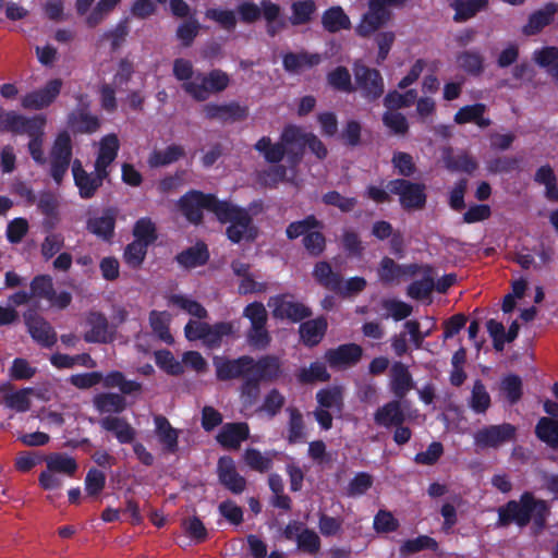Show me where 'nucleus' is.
Segmentation results:
<instances>
[{
	"label": "nucleus",
	"instance_id": "56",
	"mask_svg": "<svg viewBox=\"0 0 558 558\" xmlns=\"http://www.w3.org/2000/svg\"><path fill=\"white\" fill-rule=\"evenodd\" d=\"M460 66L472 75H480L484 70V58L476 51H464L459 54Z\"/></svg>",
	"mask_w": 558,
	"mask_h": 558
},
{
	"label": "nucleus",
	"instance_id": "39",
	"mask_svg": "<svg viewBox=\"0 0 558 558\" xmlns=\"http://www.w3.org/2000/svg\"><path fill=\"white\" fill-rule=\"evenodd\" d=\"M254 148L264 156L267 162L270 163L280 162L288 153L280 141L272 143L268 136L259 138L254 145Z\"/></svg>",
	"mask_w": 558,
	"mask_h": 558
},
{
	"label": "nucleus",
	"instance_id": "10",
	"mask_svg": "<svg viewBox=\"0 0 558 558\" xmlns=\"http://www.w3.org/2000/svg\"><path fill=\"white\" fill-rule=\"evenodd\" d=\"M71 157V138L68 133L63 132L54 141L50 153V174L58 184L61 183L69 169Z\"/></svg>",
	"mask_w": 558,
	"mask_h": 558
},
{
	"label": "nucleus",
	"instance_id": "53",
	"mask_svg": "<svg viewBox=\"0 0 558 558\" xmlns=\"http://www.w3.org/2000/svg\"><path fill=\"white\" fill-rule=\"evenodd\" d=\"M416 97L417 93L415 89H410L405 94H400L395 90L386 95L384 98V105L389 110L407 108L414 104Z\"/></svg>",
	"mask_w": 558,
	"mask_h": 558
},
{
	"label": "nucleus",
	"instance_id": "40",
	"mask_svg": "<svg viewBox=\"0 0 558 558\" xmlns=\"http://www.w3.org/2000/svg\"><path fill=\"white\" fill-rule=\"evenodd\" d=\"M317 7L313 0L295 1L291 4L289 21L293 26L308 24L313 20Z\"/></svg>",
	"mask_w": 558,
	"mask_h": 558
},
{
	"label": "nucleus",
	"instance_id": "45",
	"mask_svg": "<svg viewBox=\"0 0 558 558\" xmlns=\"http://www.w3.org/2000/svg\"><path fill=\"white\" fill-rule=\"evenodd\" d=\"M536 436L550 448H558V421L550 417H542L535 427Z\"/></svg>",
	"mask_w": 558,
	"mask_h": 558
},
{
	"label": "nucleus",
	"instance_id": "12",
	"mask_svg": "<svg viewBox=\"0 0 558 558\" xmlns=\"http://www.w3.org/2000/svg\"><path fill=\"white\" fill-rule=\"evenodd\" d=\"M268 306L272 310V316L280 319L299 322L311 315V311L304 304L288 294L270 298Z\"/></svg>",
	"mask_w": 558,
	"mask_h": 558
},
{
	"label": "nucleus",
	"instance_id": "38",
	"mask_svg": "<svg viewBox=\"0 0 558 558\" xmlns=\"http://www.w3.org/2000/svg\"><path fill=\"white\" fill-rule=\"evenodd\" d=\"M100 413H121L126 408L125 398L119 393H99L93 399Z\"/></svg>",
	"mask_w": 558,
	"mask_h": 558
},
{
	"label": "nucleus",
	"instance_id": "17",
	"mask_svg": "<svg viewBox=\"0 0 558 558\" xmlns=\"http://www.w3.org/2000/svg\"><path fill=\"white\" fill-rule=\"evenodd\" d=\"M217 473L219 482L231 493L241 494L246 488V480L236 471L230 457H221L218 461Z\"/></svg>",
	"mask_w": 558,
	"mask_h": 558
},
{
	"label": "nucleus",
	"instance_id": "1",
	"mask_svg": "<svg viewBox=\"0 0 558 558\" xmlns=\"http://www.w3.org/2000/svg\"><path fill=\"white\" fill-rule=\"evenodd\" d=\"M549 513L546 501L535 499L531 493H524L519 501H508L506 506L498 509V526H508L514 522L524 527L533 520L534 533L538 534L546 524Z\"/></svg>",
	"mask_w": 558,
	"mask_h": 558
},
{
	"label": "nucleus",
	"instance_id": "15",
	"mask_svg": "<svg viewBox=\"0 0 558 558\" xmlns=\"http://www.w3.org/2000/svg\"><path fill=\"white\" fill-rule=\"evenodd\" d=\"M420 270L417 264L399 265L390 257H384L378 267V277L386 284L399 283L414 277Z\"/></svg>",
	"mask_w": 558,
	"mask_h": 558
},
{
	"label": "nucleus",
	"instance_id": "35",
	"mask_svg": "<svg viewBox=\"0 0 558 558\" xmlns=\"http://www.w3.org/2000/svg\"><path fill=\"white\" fill-rule=\"evenodd\" d=\"M442 160L446 168L450 171H464L471 173L477 168V162L469 154L462 153L454 156L453 150L450 147L444 148Z\"/></svg>",
	"mask_w": 558,
	"mask_h": 558
},
{
	"label": "nucleus",
	"instance_id": "9",
	"mask_svg": "<svg viewBox=\"0 0 558 558\" xmlns=\"http://www.w3.org/2000/svg\"><path fill=\"white\" fill-rule=\"evenodd\" d=\"M46 119L41 116L26 118L15 111H7L0 107V131L17 134L36 135L44 129Z\"/></svg>",
	"mask_w": 558,
	"mask_h": 558
},
{
	"label": "nucleus",
	"instance_id": "46",
	"mask_svg": "<svg viewBox=\"0 0 558 558\" xmlns=\"http://www.w3.org/2000/svg\"><path fill=\"white\" fill-rule=\"evenodd\" d=\"M171 315L168 312L151 311L149 313V324L153 331L166 343H172L173 337L169 331Z\"/></svg>",
	"mask_w": 558,
	"mask_h": 558
},
{
	"label": "nucleus",
	"instance_id": "21",
	"mask_svg": "<svg viewBox=\"0 0 558 558\" xmlns=\"http://www.w3.org/2000/svg\"><path fill=\"white\" fill-rule=\"evenodd\" d=\"M254 359L247 355L236 360L225 361L216 364L217 377L220 380H229L252 375Z\"/></svg>",
	"mask_w": 558,
	"mask_h": 558
},
{
	"label": "nucleus",
	"instance_id": "60",
	"mask_svg": "<svg viewBox=\"0 0 558 558\" xmlns=\"http://www.w3.org/2000/svg\"><path fill=\"white\" fill-rule=\"evenodd\" d=\"M205 16L218 23L226 31H233L236 26L235 13L231 10L208 9Z\"/></svg>",
	"mask_w": 558,
	"mask_h": 558
},
{
	"label": "nucleus",
	"instance_id": "52",
	"mask_svg": "<svg viewBox=\"0 0 558 558\" xmlns=\"http://www.w3.org/2000/svg\"><path fill=\"white\" fill-rule=\"evenodd\" d=\"M330 378L326 366L320 362H314L308 367H303L298 373L300 383L327 381Z\"/></svg>",
	"mask_w": 558,
	"mask_h": 558
},
{
	"label": "nucleus",
	"instance_id": "49",
	"mask_svg": "<svg viewBox=\"0 0 558 558\" xmlns=\"http://www.w3.org/2000/svg\"><path fill=\"white\" fill-rule=\"evenodd\" d=\"M327 323L325 319H313L305 322L300 327L303 341L308 345L317 344L325 333Z\"/></svg>",
	"mask_w": 558,
	"mask_h": 558
},
{
	"label": "nucleus",
	"instance_id": "37",
	"mask_svg": "<svg viewBox=\"0 0 558 558\" xmlns=\"http://www.w3.org/2000/svg\"><path fill=\"white\" fill-rule=\"evenodd\" d=\"M556 12L557 7L554 3L546 4L543 9L534 12L530 16L527 24L523 27V33L525 35L538 33L553 21Z\"/></svg>",
	"mask_w": 558,
	"mask_h": 558
},
{
	"label": "nucleus",
	"instance_id": "26",
	"mask_svg": "<svg viewBox=\"0 0 558 558\" xmlns=\"http://www.w3.org/2000/svg\"><path fill=\"white\" fill-rule=\"evenodd\" d=\"M100 426L112 433L121 444H130L136 437V430L123 417L108 415L100 420Z\"/></svg>",
	"mask_w": 558,
	"mask_h": 558
},
{
	"label": "nucleus",
	"instance_id": "42",
	"mask_svg": "<svg viewBox=\"0 0 558 558\" xmlns=\"http://www.w3.org/2000/svg\"><path fill=\"white\" fill-rule=\"evenodd\" d=\"M533 61L541 68L547 69V72L558 81V48L544 47L535 50L532 57Z\"/></svg>",
	"mask_w": 558,
	"mask_h": 558
},
{
	"label": "nucleus",
	"instance_id": "25",
	"mask_svg": "<svg viewBox=\"0 0 558 558\" xmlns=\"http://www.w3.org/2000/svg\"><path fill=\"white\" fill-rule=\"evenodd\" d=\"M119 147L120 143L116 134L106 135L99 143V151L95 162V171L101 173V175H108L107 168L117 158Z\"/></svg>",
	"mask_w": 558,
	"mask_h": 558
},
{
	"label": "nucleus",
	"instance_id": "18",
	"mask_svg": "<svg viewBox=\"0 0 558 558\" xmlns=\"http://www.w3.org/2000/svg\"><path fill=\"white\" fill-rule=\"evenodd\" d=\"M363 349L355 343L341 344L325 353V359L333 368H344L355 365L362 357Z\"/></svg>",
	"mask_w": 558,
	"mask_h": 558
},
{
	"label": "nucleus",
	"instance_id": "59",
	"mask_svg": "<svg viewBox=\"0 0 558 558\" xmlns=\"http://www.w3.org/2000/svg\"><path fill=\"white\" fill-rule=\"evenodd\" d=\"M470 405L477 413H484L490 405V397L480 380L473 386Z\"/></svg>",
	"mask_w": 558,
	"mask_h": 558
},
{
	"label": "nucleus",
	"instance_id": "57",
	"mask_svg": "<svg viewBox=\"0 0 558 558\" xmlns=\"http://www.w3.org/2000/svg\"><path fill=\"white\" fill-rule=\"evenodd\" d=\"M500 390L511 404L518 402L522 396L521 378L513 374L506 376L501 380Z\"/></svg>",
	"mask_w": 558,
	"mask_h": 558
},
{
	"label": "nucleus",
	"instance_id": "36",
	"mask_svg": "<svg viewBox=\"0 0 558 558\" xmlns=\"http://www.w3.org/2000/svg\"><path fill=\"white\" fill-rule=\"evenodd\" d=\"M44 461L50 471L66 476H73L78 469L76 460L65 453L48 454Z\"/></svg>",
	"mask_w": 558,
	"mask_h": 558
},
{
	"label": "nucleus",
	"instance_id": "34",
	"mask_svg": "<svg viewBox=\"0 0 558 558\" xmlns=\"http://www.w3.org/2000/svg\"><path fill=\"white\" fill-rule=\"evenodd\" d=\"M185 150L182 146L172 144L165 149H154L148 157L147 163L151 168L165 167L184 157Z\"/></svg>",
	"mask_w": 558,
	"mask_h": 558
},
{
	"label": "nucleus",
	"instance_id": "50",
	"mask_svg": "<svg viewBox=\"0 0 558 558\" xmlns=\"http://www.w3.org/2000/svg\"><path fill=\"white\" fill-rule=\"evenodd\" d=\"M179 264L192 268L203 265L208 259V252L204 244L190 247L177 256Z\"/></svg>",
	"mask_w": 558,
	"mask_h": 558
},
{
	"label": "nucleus",
	"instance_id": "31",
	"mask_svg": "<svg viewBox=\"0 0 558 558\" xmlns=\"http://www.w3.org/2000/svg\"><path fill=\"white\" fill-rule=\"evenodd\" d=\"M486 106L484 104H475L471 106H464L459 109L454 114V122L457 124H465L473 122L481 129H486L492 124L488 118L484 117Z\"/></svg>",
	"mask_w": 558,
	"mask_h": 558
},
{
	"label": "nucleus",
	"instance_id": "4",
	"mask_svg": "<svg viewBox=\"0 0 558 558\" xmlns=\"http://www.w3.org/2000/svg\"><path fill=\"white\" fill-rule=\"evenodd\" d=\"M353 74L356 89L367 101H376L384 95L385 83L378 70L368 68L357 61L353 65Z\"/></svg>",
	"mask_w": 558,
	"mask_h": 558
},
{
	"label": "nucleus",
	"instance_id": "2",
	"mask_svg": "<svg viewBox=\"0 0 558 558\" xmlns=\"http://www.w3.org/2000/svg\"><path fill=\"white\" fill-rule=\"evenodd\" d=\"M216 217L222 223H230L227 228V236L233 243L241 241H254L257 236V228L248 211L233 203L221 201L216 207Z\"/></svg>",
	"mask_w": 558,
	"mask_h": 558
},
{
	"label": "nucleus",
	"instance_id": "6",
	"mask_svg": "<svg viewBox=\"0 0 558 558\" xmlns=\"http://www.w3.org/2000/svg\"><path fill=\"white\" fill-rule=\"evenodd\" d=\"M282 535L288 541H294L298 549L304 554L316 556L320 551L319 535L301 521H290L282 530Z\"/></svg>",
	"mask_w": 558,
	"mask_h": 558
},
{
	"label": "nucleus",
	"instance_id": "23",
	"mask_svg": "<svg viewBox=\"0 0 558 558\" xmlns=\"http://www.w3.org/2000/svg\"><path fill=\"white\" fill-rule=\"evenodd\" d=\"M400 400H392L379 407L374 413V422L385 428L402 425L407 415Z\"/></svg>",
	"mask_w": 558,
	"mask_h": 558
},
{
	"label": "nucleus",
	"instance_id": "63",
	"mask_svg": "<svg viewBox=\"0 0 558 558\" xmlns=\"http://www.w3.org/2000/svg\"><path fill=\"white\" fill-rule=\"evenodd\" d=\"M146 251L147 245L144 241L134 240L125 247L124 259L131 267L137 268L143 263Z\"/></svg>",
	"mask_w": 558,
	"mask_h": 558
},
{
	"label": "nucleus",
	"instance_id": "62",
	"mask_svg": "<svg viewBox=\"0 0 558 558\" xmlns=\"http://www.w3.org/2000/svg\"><path fill=\"white\" fill-rule=\"evenodd\" d=\"M383 122L396 135H404L409 130L407 118L396 110L388 109L383 116Z\"/></svg>",
	"mask_w": 558,
	"mask_h": 558
},
{
	"label": "nucleus",
	"instance_id": "48",
	"mask_svg": "<svg viewBox=\"0 0 558 558\" xmlns=\"http://www.w3.org/2000/svg\"><path fill=\"white\" fill-rule=\"evenodd\" d=\"M317 402L323 409H331L341 412L343 409V389L341 387H331L319 390L316 395Z\"/></svg>",
	"mask_w": 558,
	"mask_h": 558
},
{
	"label": "nucleus",
	"instance_id": "41",
	"mask_svg": "<svg viewBox=\"0 0 558 558\" xmlns=\"http://www.w3.org/2000/svg\"><path fill=\"white\" fill-rule=\"evenodd\" d=\"M488 0H454L451 8L454 10L453 20L464 22L475 16L478 11L484 9Z\"/></svg>",
	"mask_w": 558,
	"mask_h": 558
},
{
	"label": "nucleus",
	"instance_id": "64",
	"mask_svg": "<svg viewBox=\"0 0 558 558\" xmlns=\"http://www.w3.org/2000/svg\"><path fill=\"white\" fill-rule=\"evenodd\" d=\"M114 229V218L112 215L106 214L101 217L90 219L88 221V230L102 238H109Z\"/></svg>",
	"mask_w": 558,
	"mask_h": 558
},
{
	"label": "nucleus",
	"instance_id": "28",
	"mask_svg": "<svg viewBox=\"0 0 558 558\" xmlns=\"http://www.w3.org/2000/svg\"><path fill=\"white\" fill-rule=\"evenodd\" d=\"M314 279L324 288L335 291L342 292L343 280L341 276L335 272L327 262H318L315 264L313 269Z\"/></svg>",
	"mask_w": 558,
	"mask_h": 558
},
{
	"label": "nucleus",
	"instance_id": "14",
	"mask_svg": "<svg viewBox=\"0 0 558 558\" xmlns=\"http://www.w3.org/2000/svg\"><path fill=\"white\" fill-rule=\"evenodd\" d=\"M203 112L208 120L226 123L245 120L248 116V108L235 101L221 105L207 104L203 107Z\"/></svg>",
	"mask_w": 558,
	"mask_h": 558
},
{
	"label": "nucleus",
	"instance_id": "29",
	"mask_svg": "<svg viewBox=\"0 0 558 558\" xmlns=\"http://www.w3.org/2000/svg\"><path fill=\"white\" fill-rule=\"evenodd\" d=\"M32 389H22L19 391H12V385L4 383L0 385V393L2 395V402L5 407L16 410L17 412H25L31 407V400L28 395Z\"/></svg>",
	"mask_w": 558,
	"mask_h": 558
},
{
	"label": "nucleus",
	"instance_id": "16",
	"mask_svg": "<svg viewBox=\"0 0 558 558\" xmlns=\"http://www.w3.org/2000/svg\"><path fill=\"white\" fill-rule=\"evenodd\" d=\"M25 324L32 338L44 347H52L57 342V333L52 326L35 312L24 314Z\"/></svg>",
	"mask_w": 558,
	"mask_h": 558
},
{
	"label": "nucleus",
	"instance_id": "30",
	"mask_svg": "<svg viewBox=\"0 0 558 558\" xmlns=\"http://www.w3.org/2000/svg\"><path fill=\"white\" fill-rule=\"evenodd\" d=\"M322 25L328 33H338L350 29L351 20L340 5H335L322 14Z\"/></svg>",
	"mask_w": 558,
	"mask_h": 558
},
{
	"label": "nucleus",
	"instance_id": "27",
	"mask_svg": "<svg viewBox=\"0 0 558 558\" xmlns=\"http://www.w3.org/2000/svg\"><path fill=\"white\" fill-rule=\"evenodd\" d=\"M322 62V56L318 53H310L307 51L289 52L283 56V68L291 73H300L304 70L312 69Z\"/></svg>",
	"mask_w": 558,
	"mask_h": 558
},
{
	"label": "nucleus",
	"instance_id": "58",
	"mask_svg": "<svg viewBox=\"0 0 558 558\" xmlns=\"http://www.w3.org/2000/svg\"><path fill=\"white\" fill-rule=\"evenodd\" d=\"M303 246L312 257L320 256L326 248V238L320 230H312L302 240Z\"/></svg>",
	"mask_w": 558,
	"mask_h": 558
},
{
	"label": "nucleus",
	"instance_id": "19",
	"mask_svg": "<svg viewBox=\"0 0 558 558\" xmlns=\"http://www.w3.org/2000/svg\"><path fill=\"white\" fill-rule=\"evenodd\" d=\"M61 80H52L39 90L29 93L22 98V107L29 110H39L49 106L59 95L61 89Z\"/></svg>",
	"mask_w": 558,
	"mask_h": 558
},
{
	"label": "nucleus",
	"instance_id": "7",
	"mask_svg": "<svg viewBox=\"0 0 558 558\" xmlns=\"http://www.w3.org/2000/svg\"><path fill=\"white\" fill-rule=\"evenodd\" d=\"M390 193L399 196L401 206L407 210L422 209L426 204L425 185L404 179L392 180L387 185Z\"/></svg>",
	"mask_w": 558,
	"mask_h": 558
},
{
	"label": "nucleus",
	"instance_id": "61",
	"mask_svg": "<svg viewBox=\"0 0 558 558\" xmlns=\"http://www.w3.org/2000/svg\"><path fill=\"white\" fill-rule=\"evenodd\" d=\"M289 413V434L288 440L296 442L304 436V422L301 412L296 408H288Z\"/></svg>",
	"mask_w": 558,
	"mask_h": 558
},
{
	"label": "nucleus",
	"instance_id": "8",
	"mask_svg": "<svg viewBox=\"0 0 558 558\" xmlns=\"http://www.w3.org/2000/svg\"><path fill=\"white\" fill-rule=\"evenodd\" d=\"M515 435L517 427L512 424L487 425L475 432L474 444L481 449H496L507 442L513 441Z\"/></svg>",
	"mask_w": 558,
	"mask_h": 558
},
{
	"label": "nucleus",
	"instance_id": "3",
	"mask_svg": "<svg viewBox=\"0 0 558 558\" xmlns=\"http://www.w3.org/2000/svg\"><path fill=\"white\" fill-rule=\"evenodd\" d=\"M230 83L229 75L221 70L197 73L193 81L182 84L183 90L196 101H205L211 94L223 92Z\"/></svg>",
	"mask_w": 558,
	"mask_h": 558
},
{
	"label": "nucleus",
	"instance_id": "32",
	"mask_svg": "<svg viewBox=\"0 0 558 558\" xmlns=\"http://www.w3.org/2000/svg\"><path fill=\"white\" fill-rule=\"evenodd\" d=\"M156 435L163 446L166 452L174 453L178 451L179 432L173 428L169 421L162 415H156L155 418Z\"/></svg>",
	"mask_w": 558,
	"mask_h": 558
},
{
	"label": "nucleus",
	"instance_id": "20",
	"mask_svg": "<svg viewBox=\"0 0 558 558\" xmlns=\"http://www.w3.org/2000/svg\"><path fill=\"white\" fill-rule=\"evenodd\" d=\"M72 172L76 186L80 190V195L83 198H90L95 195L96 191L101 186L102 181L108 175H101L95 171V174L87 173L80 160L75 159L72 165Z\"/></svg>",
	"mask_w": 558,
	"mask_h": 558
},
{
	"label": "nucleus",
	"instance_id": "5",
	"mask_svg": "<svg viewBox=\"0 0 558 558\" xmlns=\"http://www.w3.org/2000/svg\"><path fill=\"white\" fill-rule=\"evenodd\" d=\"M220 203L221 201L211 194L191 191L180 198L179 207L190 222L197 225L203 219V209H207L216 215V207L220 206Z\"/></svg>",
	"mask_w": 558,
	"mask_h": 558
},
{
	"label": "nucleus",
	"instance_id": "33",
	"mask_svg": "<svg viewBox=\"0 0 558 558\" xmlns=\"http://www.w3.org/2000/svg\"><path fill=\"white\" fill-rule=\"evenodd\" d=\"M281 363L277 356L266 355L254 361L252 374L260 380L275 381L281 376Z\"/></svg>",
	"mask_w": 558,
	"mask_h": 558
},
{
	"label": "nucleus",
	"instance_id": "44",
	"mask_svg": "<svg viewBox=\"0 0 558 558\" xmlns=\"http://www.w3.org/2000/svg\"><path fill=\"white\" fill-rule=\"evenodd\" d=\"M262 5L263 16L267 22V33L269 36L274 37L286 27V22L278 20L281 8L269 0L262 1Z\"/></svg>",
	"mask_w": 558,
	"mask_h": 558
},
{
	"label": "nucleus",
	"instance_id": "51",
	"mask_svg": "<svg viewBox=\"0 0 558 558\" xmlns=\"http://www.w3.org/2000/svg\"><path fill=\"white\" fill-rule=\"evenodd\" d=\"M70 124L73 128V130L81 133H93L96 132L100 126L97 117L92 116L83 110L73 112L70 116Z\"/></svg>",
	"mask_w": 558,
	"mask_h": 558
},
{
	"label": "nucleus",
	"instance_id": "54",
	"mask_svg": "<svg viewBox=\"0 0 558 558\" xmlns=\"http://www.w3.org/2000/svg\"><path fill=\"white\" fill-rule=\"evenodd\" d=\"M170 305H175L197 318H206L207 311L198 302L183 295L173 294L168 298Z\"/></svg>",
	"mask_w": 558,
	"mask_h": 558
},
{
	"label": "nucleus",
	"instance_id": "43",
	"mask_svg": "<svg viewBox=\"0 0 558 558\" xmlns=\"http://www.w3.org/2000/svg\"><path fill=\"white\" fill-rule=\"evenodd\" d=\"M323 228L324 223L314 215H310L303 220L291 222L286 229V234L288 239L294 240L301 235H303V238L306 236L312 230H320Z\"/></svg>",
	"mask_w": 558,
	"mask_h": 558
},
{
	"label": "nucleus",
	"instance_id": "11",
	"mask_svg": "<svg viewBox=\"0 0 558 558\" xmlns=\"http://www.w3.org/2000/svg\"><path fill=\"white\" fill-rule=\"evenodd\" d=\"M87 330L83 338L89 343H109L114 338V328L111 326L105 314L90 311L85 316Z\"/></svg>",
	"mask_w": 558,
	"mask_h": 558
},
{
	"label": "nucleus",
	"instance_id": "13",
	"mask_svg": "<svg viewBox=\"0 0 558 558\" xmlns=\"http://www.w3.org/2000/svg\"><path fill=\"white\" fill-rule=\"evenodd\" d=\"M368 9L355 27L360 37H369L391 19V11L383 8L377 0L368 1Z\"/></svg>",
	"mask_w": 558,
	"mask_h": 558
},
{
	"label": "nucleus",
	"instance_id": "24",
	"mask_svg": "<svg viewBox=\"0 0 558 558\" xmlns=\"http://www.w3.org/2000/svg\"><path fill=\"white\" fill-rule=\"evenodd\" d=\"M246 423H228L218 433L217 441L227 449H239L242 441L248 437Z\"/></svg>",
	"mask_w": 558,
	"mask_h": 558
},
{
	"label": "nucleus",
	"instance_id": "22",
	"mask_svg": "<svg viewBox=\"0 0 558 558\" xmlns=\"http://www.w3.org/2000/svg\"><path fill=\"white\" fill-rule=\"evenodd\" d=\"M390 390L398 399H403L414 388V380L409 367L402 362H395L390 368Z\"/></svg>",
	"mask_w": 558,
	"mask_h": 558
},
{
	"label": "nucleus",
	"instance_id": "47",
	"mask_svg": "<svg viewBox=\"0 0 558 558\" xmlns=\"http://www.w3.org/2000/svg\"><path fill=\"white\" fill-rule=\"evenodd\" d=\"M272 458L274 454L263 453L255 448H247L243 454V460L245 464L250 469L260 473L267 472L271 469Z\"/></svg>",
	"mask_w": 558,
	"mask_h": 558
},
{
	"label": "nucleus",
	"instance_id": "55",
	"mask_svg": "<svg viewBox=\"0 0 558 558\" xmlns=\"http://www.w3.org/2000/svg\"><path fill=\"white\" fill-rule=\"evenodd\" d=\"M327 81L330 86L335 89L351 93L354 90L351 81V74L349 70L344 66H337L333 71L328 73Z\"/></svg>",
	"mask_w": 558,
	"mask_h": 558
}]
</instances>
